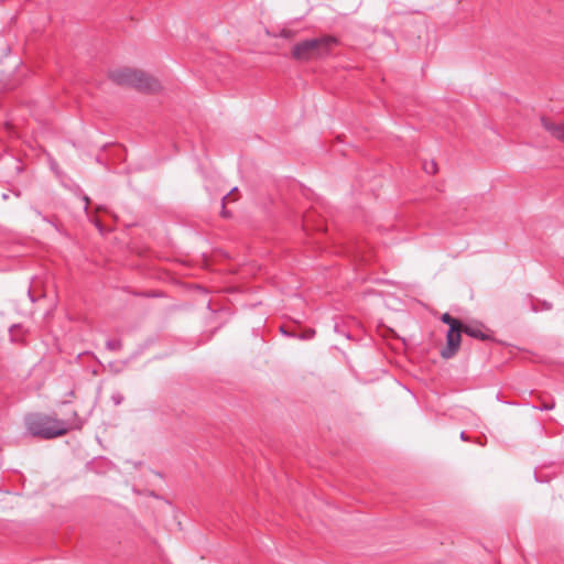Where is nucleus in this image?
<instances>
[{"label":"nucleus","mask_w":564,"mask_h":564,"mask_svg":"<svg viewBox=\"0 0 564 564\" xmlns=\"http://www.w3.org/2000/svg\"><path fill=\"white\" fill-rule=\"evenodd\" d=\"M554 405H555L554 402H551V403L544 404L543 406H540L539 409L541 411H550L554 408Z\"/></svg>","instance_id":"obj_19"},{"label":"nucleus","mask_w":564,"mask_h":564,"mask_svg":"<svg viewBox=\"0 0 564 564\" xmlns=\"http://www.w3.org/2000/svg\"><path fill=\"white\" fill-rule=\"evenodd\" d=\"M462 343V330L447 332L446 333V345L440 351L443 359L453 358L458 351Z\"/></svg>","instance_id":"obj_5"},{"label":"nucleus","mask_w":564,"mask_h":564,"mask_svg":"<svg viewBox=\"0 0 564 564\" xmlns=\"http://www.w3.org/2000/svg\"><path fill=\"white\" fill-rule=\"evenodd\" d=\"M423 167L427 174H435L437 172V164L434 161L424 163Z\"/></svg>","instance_id":"obj_14"},{"label":"nucleus","mask_w":564,"mask_h":564,"mask_svg":"<svg viewBox=\"0 0 564 564\" xmlns=\"http://www.w3.org/2000/svg\"><path fill=\"white\" fill-rule=\"evenodd\" d=\"M78 197L84 202V204H85L84 205V210L87 213L88 212V206H89V203H90V198L85 193L80 194Z\"/></svg>","instance_id":"obj_18"},{"label":"nucleus","mask_w":564,"mask_h":564,"mask_svg":"<svg viewBox=\"0 0 564 564\" xmlns=\"http://www.w3.org/2000/svg\"><path fill=\"white\" fill-rule=\"evenodd\" d=\"M110 399H111L112 403H113L116 406H118V405H120V404L123 402L124 397L122 395V393H121V392H119V391H113V392H112V394H111V397H110Z\"/></svg>","instance_id":"obj_13"},{"label":"nucleus","mask_w":564,"mask_h":564,"mask_svg":"<svg viewBox=\"0 0 564 564\" xmlns=\"http://www.w3.org/2000/svg\"><path fill=\"white\" fill-rule=\"evenodd\" d=\"M459 437H460V440H462V441H464V442H468V441H469V438H468V436H467L466 432H464V431H463V432H460Z\"/></svg>","instance_id":"obj_22"},{"label":"nucleus","mask_w":564,"mask_h":564,"mask_svg":"<svg viewBox=\"0 0 564 564\" xmlns=\"http://www.w3.org/2000/svg\"><path fill=\"white\" fill-rule=\"evenodd\" d=\"M230 195V193L226 194L223 198H221V216L225 217V218H228L230 217V212H228L225 207V200L228 198V196Z\"/></svg>","instance_id":"obj_17"},{"label":"nucleus","mask_w":564,"mask_h":564,"mask_svg":"<svg viewBox=\"0 0 564 564\" xmlns=\"http://www.w3.org/2000/svg\"><path fill=\"white\" fill-rule=\"evenodd\" d=\"M155 341V338H148L142 345H147V348H149L151 345H153Z\"/></svg>","instance_id":"obj_21"},{"label":"nucleus","mask_w":564,"mask_h":564,"mask_svg":"<svg viewBox=\"0 0 564 564\" xmlns=\"http://www.w3.org/2000/svg\"><path fill=\"white\" fill-rule=\"evenodd\" d=\"M15 170H17V173H22L23 172V166L18 163L17 166H15Z\"/></svg>","instance_id":"obj_25"},{"label":"nucleus","mask_w":564,"mask_h":564,"mask_svg":"<svg viewBox=\"0 0 564 564\" xmlns=\"http://www.w3.org/2000/svg\"><path fill=\"white\" fill-rule=\"evenodd\" d=\"M542 127L549 131L557 140H564V126L561 123L551 122L545 117H541Z\"/></svg>","instance_id":"obj_8"},{"label":"nucleus","mask_w":564,"mask_h":564,"mask_svg":"<svg viewBox=\"0 0 564 564\" xmlns=\"http://www.w3.org/2000/svg\"><path fill=\"white\" fill-rule=\"evenodd\" d=\"M1 198H2L3 200H7V199L9 198V194H8V193H3V194L1 195Z\"/></svg>","instance_id":"obj_27"},{"label":"nucleus","mask_w":564,"mask_h":564,"mask_svg":"<svg viewBox=\"0 0 564 564\" xmlns=\"http://www.w3.org/2000/svg\"><path fill=\"white\" fill-rule=\"evenodd\" d=\"M43 221H44V223H46V224H48V225H51V226L54 228V230H55L56 232H58L59 235L67 237L66 231H64V230H63V229L57 225V223H56V217H55V216H53V217H50V216H47V217H43Z\"/></svg>","instance_id":"obj_10"},{"label":"nucleus","mask_w":564,"mask_h":564,"mask_svg":"<svg viewBox=\"0 0 564 564\" xmlns=\"http://www.w3.org/2000/svg\"><path fill=\"white\" fill-rule=\"evenodd\" d=\"M106 348L111 351H118L122 348V341L120 339H108L106 341Z\"/></svg>","instance_id":"obj_12"},{"label":"nucleus","mask_w":564,"mask_h":564,"mask_svg":"<svg viewBox=\"0 0 564 564\" xmlns=\"http://www.w3.org/2000/svg\"><path fill=\"white\" fill-rule=\"evenodd\" d=\"M534 478H535L536 482H543V481H544V480H542V479H540V478L538 477L536 473L534 474Z\"/></svg>","instance_id":"obj_29"},{"label":"nucleus","mask_w":564,"mask_h":564,"mask_svg":"<svg viewBox=\"0 0 564 564\" xmlns=\"http://www.w3.org/2000/svg\"><path fill=\"white\" fill-rule=\"evenodd\" d=\"M482 327L484 325L481 323H476V324H465L463 323V326H462V333H464L465 335L471 337V338H476V339H479V340H488L491 338L490 335H488L487 333H485L482 330Z\"/></svg>","instance_id":"obj_6"},{"label":"nucleus","mask_w":564,"mask_h":564,"mask_svg":"<svg viewBox=\"0 0 564 564\" xmlns=\"http://www.w3.org/2000/svg\"><path fill=\"white\" fill-rule=\"evenodd\" d=\"M51 169H52V171H54L56 173V175H58V176L61 175V171L58 170L56 162L51 163Z\"/></svg>","instance_id":"obj_20"},{"label":"nucleus","mask_w":564,"mask_h":564,"mask_svg":"<svg viewBox=\"0 0 564 564\" xmlns=\"http://www.w3.org/2000/svg\"><path fill=\"white\" fill-rule=\"evenodd\" d=\"M280 332L285 337L295 338V339H300V340H310L316 334L314 328H308L304 332H297L295 329H288L286 327H281Z\"/></svg>","instance_id":"obj_7"},{"label":"nucleus","mask_w":564,"mask_h":564,"mask_svg":"<svg viewBox=\"0 0 564 564\" xmlns=\"http://www.w3.org/2000/svg\"><path fill=\"white\" fill-rule=\"evenodd\" d=\"M13 195L15 197H20L21 196V191H13Z\"/></svg>","instance_id":"obj_28"},{"label":"nucleus","mask_w":564,"mask_h":564,"mask_svg":"<svg viewBox=\"0 0 564 564\" xmlns=\"http://www.w3.org/2000/svg\"><path fill=\"white\" fill-rule=\"evenodd\" d=\"M440 321L443 324L448 325L447 332H458L462 330L463 323L460 319L452 316L449 313H443L440 317Z\"/></svg>","instance_id":"obj_9"},{"label":"nucleus","mask_w":564,"mask_h":564,"mask_svg":"<svg viewBox=\"0 0 564 564\" xmlns=\"http://www.w3.org/2000/svg\"><path fill=\"white\" fill-rule=\"evenodd\" d=\"M477 444L484 446L486 444V437L484 436V441L482 440H479L476 442Z\"/></svg>","instance_id":"obj_26"},{"label":"nucleus","mask_w":564,"mask_h":564,"mask_svg":"<svg viewBox=\"0 0 564 564\" xmlns=\"http://www.w3.org/2000/svg\"><path fill=\"white\" fill-rule=\"evenodd\" d=\"M338 44V39L333 35L306 39L293 45L292 56L295 59H308L312 54L325 57L330 54L332 48Z\"/></svg>","instance_id":"obj_3"},{"label":"nucleus","mask_w":564,"mask_h":564,"mask_svg":"<svg viewBox=\"0 0 564 564\" xmlns=\"http://www.w3.org/2000/svg\"><path fill=\"white\" fill-rule=\"evenodd\" d=\"M0 63H4L7 65L6 69L0 70L1 93L14 87V85L11 83V77L15 74L22 64L21 58L11 53V47L2 34H0Z\"/></svg>","instance_id":"obj_4"},{"label":"nucleus","mask_w":564,"mask_h":564,"mask_svg":"<svg viewBox=\"0 0 564 564\" xmlns=\"http://www.w3.org/2000/svg\"><path fill=\"white\" fill-rule=\"evenodd\" d=\"M62 184L63 186L69 188L77 196L84 193L82 187L76 183H73L72 186H68L64 181H62Z\"/></svg>","instance_id":"obj_15"},{"label":"nucleus","mask_w":564,"mask_h":564,"mask_svg":"<svg viewBox=\"0 0 564 564\" xmlns=\"http://www.w3.org/2000/svg\"><path fill=\"white\" fill-rule=\"evenodd\" d=\"M147 349V345H140L124 361L123 365H128L130 361L137 359Z\"/></svg>","instance_id":"obj_11"},{"label":"nucleus","mask_w":564,"mask_h":564,"mask_svg":"<svg viewBox=\"0 0 564 564\" xmlns=\"http://www.w3.org/2000/svg\"><path fill=\"white\" fill-rule=\"evenodd\" d=\"M26 293H28V296L30 297L31 302H35V299L33 297L30 288L28 289Z\"/></svg>","instance_id":"obj_24"},{"label":"nucleus","mask_w":564,"mask_h":564,"mask_svg":"<svg viewBox=\"0 0 564 564\" xmlns=\"http://www.w3.org/2000/svg\"><path fill=\"white\" fill-rule=\"evenodd\" d=\"M109 78L119 86H129L141 91H156L161 88L159 80L152 75L129 67L109 72Z\"/></svg>","instance_id":"obj_2"},{"label":"nucleus","mask_w":564,"mask_h":564,"mask_svg":"<svg viewBox=\"0 0 564 564\" xmlns=\"http://www.w3.org/2000/svg\"><path fill=\"white\" fill-rule=\"evenodd\" d=\"M30 209L34 213V215L36 217L41 218L42 221H43V217H47V215H44L42 213V210L40 209V207L37 205L30 204Z\"/></svg>","instance_id":"obj_16"},{"label":"nucleus","mask_w":564,"mask_h":564,"mask_svg":"<svg viewBox=\"0 0 564 564\" xmlns=\"http://www.w3.org/2000/svg\"><path fill=\"white\" fill-rule=\"evenodd\" d=\"M543 307L545 310H551L552 308V304L550 302L543 301Z\"/></svg>","instance_id":"obj_23"},{"label":"nucleus","mask_w":564,"mask_h":564,"mask_svg":"<svg viewBox=\"0 0 564 564\" xmlns=\"http://www.w3.org/2000/svg\"><path fill=\"white\" fill-rule=\"evenodd\" d=\"M74 421H64L41 413H30L24 417L25 431L33 437L53 440L65 435L69 430L82 429L83 422L74 412Z\"/></svg>","instance_id":"obj_1"}]
</instances>
